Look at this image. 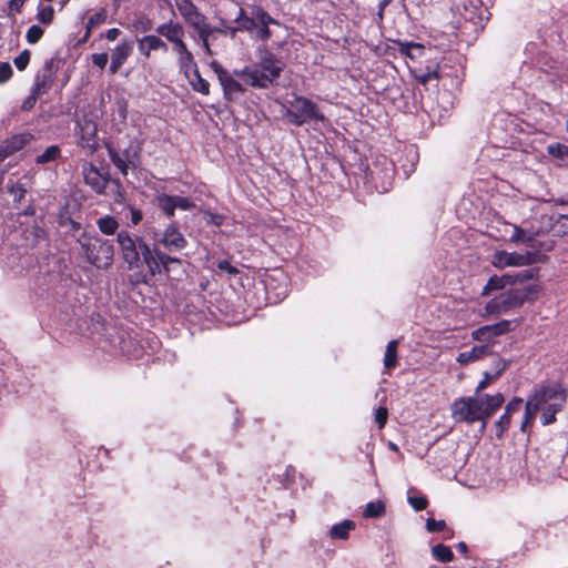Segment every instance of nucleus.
I'll list each match as a JSON object with an SVG mask.
<instances>
[{"mask_svg": "<svg viewBox=\"0 0 568 568\" xmlns=\"http://www.w3.org/2000/svg\"><path fill=\"white\" fill-rule=\"evenodd\" d=\"M567 389L560 384L540 385L535 388L526 400L520 430L528 434L537 415L542 426L555 424L556 415L567 403Z\"/></svg>", "mask_w": 568, "mask_h": 568, "instance_id": "nucleus-1", "label": "nucleus"}, {"mask_svg": "<svg viewBox=\"0 0 568 568\" xmlns=\"http://www.w3.org/2000/svg\"><path fill=\"white\" fill-rule=\"evenodd\" d=\"M504 400L501 393L459 397L452 404V416L457 423L483 422L485 427L486 420L503 405Z\"/></svg>", "mask_w": 568, "mask_h": 568, "instance_id": "nucleus-2", "label": "nucleus"}, {"mask_svg": "<svg viewBox=\"0 0 568 568\" xmlns=\"http://www.w3.org/2000/svg\"><path fill=\"white\" fill-rule=\"evenodd\" d=\"M257 59L256 65L245 67L235 74L253 88L265 89L280 78L285 64L266 49H258Z\"/></svg>", "mask_w": 568, "mask_h": 568, "instance_id": "nucleus-3", "label": "nucleus"}, {"mask_svg": "<svg viewBox=\"0 0 568 568\" xmlns=\"http://www.w3.org/2000/svg\"><path fill=\"white\" fill-rule=\"evenodd\" d=\"M80 246V256L90 265L98 268H108L113 262L114 248L109 240L95 233L83 232L77 239Z\"/></svg>", "mask_w": 568, "mask_h": 568, "instance_id": "nucleus-4", "label": "nucleus"}, {"mask_svg": "<svg viewBox=\"0 0 568 568\" xmlns=\"http://www.w3.org/2000/svg\"><path fill=\"white\" fill-rule=\"evenodd\" d=\"M537 285H528L521 288L506 291L490 300L485 311L489 315H500L523 306L526 301H534L538 294Z\"/></svg>", "mask_w": 568, "mask_h": 568, "instance_id": "nucleus-5", "label": "nucleus"}, {"mask_svg": "<svg viewBox=\"0 0 568 568\" xmlns=\"http://www.w3.org/2000/svg\"><path fill=\"white\" fill-rule=\"evenodd\" d=\"M75 135L78 144L88 153L93 154L99 148L97 122L87 113L77 114Z\"/></svg>", "mask_w": 568, "mask_h": 568, "instance_id": "nucleus-6", "label": "nucleus"}, {"mask_svg": "<svg viewBox=\"0 0 568 568\" xmlns=\"http://www.w3.org/2000/svg\"><path fill=\"white\" fill-rule=\"evenodd\" d=\"M291 109H287L285 116L295 125H302L308 120H324L323 114L320 113L316 104L304 97H296L291 102Z\"/></svg>", "mask_w": 568, "mask_h": 568, "instance_id": "nucleus-7", "label": "nucleus"}, {"mask_svg": "<svg viewBox=\"0 0 568 568\" xmlns=\"http://www.w3.org/2000/svg\"><path fill=\"white\" fill-rule=\"evenodd\" d=\"M118 243L121 248L122 257L128 264L129 268H135L140 266L142 250L140 243H144L139 237L131 236L128 232L121 231L118 233Z\"/></svg>", "mask_w": 568, "mask_h": 568, "instance_id": "nucleus-8", "label": "nucleus"}, {"mask_svg": "<svg viewBox=\"0 0 568 568\" xmlns=\"http://www.w3.org/2000/svg\"><path fill=\"white\" fill-rule=\"evenodd\" d=\"M186 245V239L174 224H170L163 232L154 235V247L163 246L170 252H178Z\"/></svg>", "mask_w": 568, "mask_h": 568, "instance_id": "nucleus-9", "label": "nucleus"}, {"mask_svg": "<svg viewBox=\"0 0 568 568\" xmlns=\"http://www.w3.org/2000/svg\"><path fill=\"white\" fill-rule=\"evenodd\" d=\"M535 254L531 252L517 253L497 251L493 254L491 264L495 267L504 268L508 266H526L535 263Z\"/></svg>", "mask_w": 568, "mask_h": 568, "instance_id": "nucleus-10", "label": "nucleus"}, {"mask_svg": "<svg viewBox=\"0 0 568 568\" xmlns=\"http://www.w3.org/2000/svg\"><path fill=\"white\" fill-rule=\"evenodd\" d=\"M534 277V272L531 270H526L523 272H519L515 275L513 274H505L503 276H491L487 284L484 286L481 294L487 295L491 291L503 290L507 285H513L516 283H523L526 281H529Z\"/></svg>", "mask_w": 568, "mask_h": 568, "instance_id": "nucleus-11", "label": "nucleus"}, {"mask_svg": "<svg viewBox=\"0 0 568 568\" xmlns=\"http://www.w3.org/2000/svg\"><path fill=\"white\" fill-rule=\"evenodd\" d=\"M140 247L142 250L143 261L152 273H154L155 270L159 271L160 266H163V268L168 272L169 264L181 263L178 257L165 254L164 252L160 251L159 247H154V250L151 251L145 243H140Z\"/></svg>", "mask_w": 568, "mask_h": 568, "instance_id": "nucleus-12", "label": "nucleus"}, {"mask_svg": "<svg viewBox=\"0 0 568 568\" xmlns=\"http://www.w3.org/2000/svg\"><path fill=\"white\" fill-rule=\"evenodd\" d=\"M211 68L217 75V79L223 88L225 97H232L244 92L242 84L235 80L217 61L211 63Z\"/></svg>", "mask_w": 568, "mask_h": 568, "instance_id": "nucleus-13", "label": "nucleus"}, {"mask_svg": "<svg viewBox=\"0 0 568 568\" xmlns=\"http://www.w3.org/2000/svg\"><path fill=\"white\" fill-rule=\"evenodd\" d=\"M511 331V322L503 320L493 325H485L471 332V338L478 342H489L496 336Z\"/></svg>", "mask_w": 568, "mask_h": 568, "instance_id": "nucleus-14", "label": "nucleus"}, {"mask_svg": "<svg viewBox=\"0 0 568 568\" xmlns=\"http://www.w3.org/2000/svg\"><path fill=\"white\" fill-rule=\"evenodd\" d=\"M82 174L87 185H89L94 192L102 194L108 185V178H105L100 171L90 162H85L82 165Z\"/></svg>", "mask_w": 568, "mask_h": 568, "instance_id": "nucleus-15", "label": "nucleus"}, {"mask_svg": "<svg viewBox=\"0 0 568 568\" xmlns=\"http://www.w3.org/2000/svg\"><path fill=\"white\" fill-rule=\"evenodd\" d=\"M139 153L140 148L134 151L125 150L123 153H119L113 149L109 150L111 162L123 175H128L130 165H135L139 160Z\"/></svg>", "mask_w": 568, "mask_h": 568, "instance_id": "nucleus-16", "label": "nucleus"}, {"mask_svg": "<svg viewBox=\"0 0 568 568\" xmlns=\"http://www.w3.org/2000/svg\"><path fill=\"white\" fill-rule=\"evenodd\" d=\"M31 140L32 135L30 133H21L7 139L0 145V163L9 155L23 149Z\"/></svg>", "mask_w": 568, "mask_h": 568, "instance_id": "nucleus-17", "label": "nucleus"}, {"mask_svg": "<svg viewBox=\"0 0 568 568\" xmlns=\"http://www.w3.org/2000/svg\"><path fill=\"white\" fill-rule=\"evenodd\" d=\"M173 52L176 54V62L180 71L189 77V72L196 65L193 53L187 49L184 41L172 47Z\"/></svg>", "mask_w": 568, "mask_h": 568, "instance_id": "nucleus-18", "label": "nucleus"}, {"mask_svg": "<svg viewBox=\"0 0 568 568\" xmlns=\"http://www.w3.org/2000/svg\"><path fill=\"white\" fill-rule=\"evenodd\" d=\"M253 16L256 17L258 24L255 28V37L262 41H266L271 38L272 33L268 29L270 24H278L264 9L260 7L253 8Z\"/></svg>", "mask_w": 568, "mask_h": 568, "instance_id": "nucleus-19", "label": "nucleus"}, {"mask_svg": "<svg viewBox=\"0 0 568 568\" xmlns=\"http://www.w3.org/2000/svg\"><path fill=\"white\" fill-rule=\"evenodd\" d=\"M156 33L164 37L172 47L184 41V28L179 22L169 21L156 27Z\"/></svg>", "mask_w": 568, "mask_h": 568, "instance_id": "nucleus-20", "label": "nucleus"}, {"mask_svg": "<svg viewBox=\"0 0 568 568\" xmlns=\"http://www.w3.org/2000/svg\"><path fill=\"white\" fill-rule=\"evenodd\" d=\"M491 353L493 349L488 343L483 345H476L469 351L460 352L456 357V362L459 363L460 365H467L470 363L478 362L489 356Z\"/></svg>", "mask_w": 568, "mask_h": 568, "instance_id": "nucleus-21", "label": "nucleus"}, {"mask_svg": "<svg viewBox=\"0 0 568 568\" xmlns=\"http://www.w3.org/2000/svg\"><path fill=\"white\" fill-rule=\"evenodd\" d=\"M139 51L146 58L150 57L151 51L162 50L169 51L168 44L158 36H145L138 41Z\"/></svg>", "mask_w": 568, "mask_h": 568, "instance_id": "nucleus-22", "label": "nucleus"}, {"mask_svg": "<svg viewBox=\"0 0 568 568\" xmlns=\"http://www.w3.org/2000/svg\"><path fill=\"white\" fill-rule=\"evenodd\" d=\"M132 43L121 42L112 51L110 72L115 74L132 52Z\"/></svg>", "mask_w": 568, "mask_h": 568, "instance_id": "nucleus-23", "label": "nucleus"}, {"mask_svg": "<svg viewBox=\"0 0 568 568\" xmlns=\"http://www.w3.org/2000/svg\"><path fill=\"white\" fill-rule=\"evenodd\" d=\"M176 9L184 19V21L192 26L197 20L204 17L191 0H174Z\"/></svg>", "mask_w": 568, "mask_h": 568, "instance_id": "nucleus-24", "label": "nucleus"}, {"mask_svg": "<svg viewBox=\"0 0 568 568\" xmlns=\"http://www.w3.org/2000/svg\"><path fill=\"white\" fill-rule=\"evenodd\" d=\"M53 83V77L51 69L47 67L42 72H39L36 75L34 83L31 88V91L37 94L38 97H41L45 94L52 87Z\"/></svg>", "mask_w": 568, "mask_h": 568, "instance_id": "nucleus-25", "label": "nucleus"}, {"mask_svg": "<svg viewBox=\"0 0 568 568\" xmlns=\"http://www.w3.org/2000/svg\"><path fill=\"white\" fill-rule=\"evenodd\" d=\"M234 8L236 10L235 22L237 23V27L232 30L250 32L254 31L258 24L256 17H254L253 14L252 17H245L243 9L240 8L237 4H235Z\"/></svg>", "mask_w": 568, "mask_h": 568, "instance_id": "nucleus-26", "label": "nucleus"}, {"mask_svg": "<svg viewBox=\"0 0 568 568\" xmlns=\"http://www.w3.org/2000/svg\"><path fill=\"white\" fill-rule=\"evenodd\" d=\"M189 80L190 85L192 89L196 92H200L201 94L207 95L210 93V84L209 82L203 79L199 72L197 65H195L191 72H189V77H186Z\"/></svg>", "mask_w": 568, "mask_h": 568, "instance_id": "nucleus-27", "label": "nucleus"}, {"mask_svg": "<svg viewBox=\"0 0 568 568\" xmlns=\"http://www.w3.org/2000/svg\"><path fill=\"white\" fill-rule=\"evenodd\" d=\"M355 529V523L346 519L339 524L334 525L331 528L329 535L333 539L346 540L349 536V531Z\"/></svg>", "mask_w": 568, "mask_h": 568, "instance_id": "nucleus-28", "label": "nucleus"}, {"mask_svg": "<svg viewBox=\"0 0 568 568\" xmlns=\"http://www.w3.org/2000/svg\"><path fill=\"white\" fill-rule=\"evenodd\" d=\"M108 17L105 9H100L97 13L92 14L85 24V34H84V41L89 39L92 30L100 26L101 23L105 22Z\"/></svg>", "mask_w": 568, "mask_h": 568, "instance_id": "nucleus-29", "label": "nucleus"}, {"mask_svg": "<svg viewBox=\"0 0 568 568\" xmlns=\"http://www.w3.org/2000/svg\"><path fill=\"white\" fill-rule=\"evenodd\" d=\"M397 344L396 339L388 342L384 356V366L390 369L397 365Z\"/></svg>", "mask_w": 568, "mask_h": 568, "instance_id": "nucleus-30", "label": "nucleus"}, {"mask_svg": "<svg viewBox=\"0 0 568 568\" xmlns=\"http://www.w3.org/2000/svg\"><path fill=\"white\" fill-rule=\"evenodd\" d=\"M158 206L168 215L173 216L176 205L174 201V195L161 194L156 196Z\"/></svg>", "mask_w": 568, "mask_h": 568, "instance_id": "nucleus-31", "label": "nucleus"}, {"mask_svg": "<svg viewBox=\"0 0 568 568\" xmlns=\"http://www.w3.org/2000/svg\"><path fill=\"white\" fill-rule=\"evenodd\" d=\"M414 77L422 84H426L432 79H439L438 64H435L433 68L428 67L426 71L422 69L415 70Z\"/></svg>", "mask_w": 568, "mask_h": 568, "instance_id": "nucleus-32", "label": "nucleus"}, {"mask_svg": "<svg viewBox=\"0 0 568 568\" xmlns=\"http://www.w3.org/2000/svg\"><path fill=\"white\" fill-rule=\"evenodd\" d=\"M385 514V505L381 500L371 501L364 509V517L366 518H378Z\"/></svg>", "mask_w": 568, "mask_h": 568, "instance_id": "nucleus-33", "label": "nucleus"}, {"mask_svg": "<svg viewBox=\"0 0 568 568\" xmlns=\"http://www.w3.org/2000/svg\"><path fill=\"white\" fill-rule=\"evenodd\" d=\"M432 554L438 561L442 562H449L454 558L452 549L443 544L434 546L432 549Z\"/></svg>", "mask_w": 568, "mask_h": 568, "instance_id": "nucleus-34", "label": "nucleus"}, {"mask_svg": "<svg viewBox=\"0 0 568 568\" xmlns=\"http://www.w3.org/2000/svg\"><path fill=\"white\" fill-rule=\"evenodd\" d=\"M547 150L550 155L561 160L564 164L568 165V145L554 143L549 144Z\"/></svg>", "mask_w": 568, "mask_h": 568, "instance_id": "nucleus-35", "label": "nucleus"}, {"mask_svg": "<svg viewBox=\"0 0 568 568\" xmlns=\"http://www.w3.org/2000/svg\"><path fill=\"white\" fill-rule=\"evenodd\" d=\"M99 230L108 235L114 234L118 230V222L114 217L106 215L98 220Z\"/></svg>", "mask_w": 568, "mask_h": 568, "instance_id": "nucleus-36", "label": "nucleus"}, {"mask_svg": "<svg viewBox=\"0 0 568 568\" xmlns=\"http://www.w3.org/2000/svg\"><path fill=\"white\" fill-rule=\"evenodd\" d=\"M60 155V149L57 145H51L45 151L36 158L38 164H44L54 161Z\"/></svg>", "mask_w": 568, "mask_h": 568, "instance_id": "nucleus-37", "label": "nucleus"}, {"mask_svg": "<svg viewBox=\"0 0 568 568\" xmlns=\"http://www.w3.org/2000/svg\"><path fill=\"white\" fill-rule=\"evenodd\" d=\"M191 27H193L197 34H199V38L201 40H204V39H207L209 40V37L211 36V33L214 31L213 28H211L207 23H206V18L205 17H202L201 20H197L196 22H194Z\"/></svg>", "mask_w": 568, "mask_h": 568, "instance_id": "nucleus-38", "label": "nucleus"}, {"mask_svg": "<svg viewBox=\"0 0 568 568\" xmlns=\"http://www.w3.org/2000/svg\"><path fill=\"white\" fill-rule=\"evenodd\" d=\"M511 416L504 413L495 423L496 437L503 438L505 432L509 428Z\"/></svg>", "mask_w": 568, "mask_h": 568, "instance_id": "nucleus-39", "label": "nucleus"}, {"mask_svg": "<svg viewBox=\"0 0 568 568\" xmlns=\"http://www.w3.org/2000/svg\"><path fill=\"white\" fill-rule=\"evenodd\" d=\"M54 17V10L51 6H45L39 9L37 19L43 24H50Z\"/></svg>", "mask_w": 568, "mask_h": 568, "instance_id": "nucleus-40", "label": "nucleus"}, {"mask_svg": "<svg viewBox=\"0 0 568 568\" xmlns=\"http://www.w3.org/2000/svg\"><path fill=\"white\" fill-rule=\"evenodd\" d=\"M42 36L43 29L37 24H33L28 29L26 39L29 43L34 44L42 38Z\"/></svg>", "mask_w": 568, "mask_h": 568, "instance_id": "nucleus-41", "label": "nucleus"}, {"mask_svg": "<svg viewBox=\"0 0 568 568\" xmlns=\"http://www.w3.org/2000/svg\"><path fill=\"white\" fill-rule=\"evenodd\" d=\"M29 62H30V52H29V50H23L13 60L14 65L20 71L24 70L28 67Z\"/></svg>", "mask_w": 568, "mask_h": 568, "instance_id": "nucleus-42", "label": "nucleus"}, {"mask_svg": "<svg viewBox=\"0 0 568 568\" xmlns=\"http://www.w3.org/2000/svg\"><path fill=\"white\" fill-rule=\"evenodd\" d=\"M497 379L493 373L484 372L483 379L478 383L475 395L481 396L480 393L493 382Z\"/></svg>", "mask_w": 568, "mask_h": 568, "instance_id": "nucleus-43", "label": "nucleus"}, {"mask_svg": "<svg viewBox=\"0 0 568 568\" xmlns=\"http://www.w3.org/2000/svg\"><path fill=\"white\" fill-rule=\"evenodd\" d=\"M408 503L416 511L425 509L428 504L427 498L425 496H409Z\"/></svg>", "mask_w": 568, "mask_h": 568, "instance_id": "nucleus-44", "label": "nucleus"}, {"mask_svg": "<svg viewBox=\"0 0 568 568\" xmlns=\"http://www.w3.org/2000/svg\"><path fill=\"white\" fill-rule=\"evenodd\" d=\"M422 50H423V47L417 43H404L400 45V53L406 54L409 58L415 57L414 51L422 52Z\"/></svg>", "mask_w": 568, "mask_h": 568, "instance_id": "nucleus-45", "label": "nucleus"}, {"mask_svg": "<svg viewBox=\"0 0 568 568\" xmlns=\"http://www.w3.org/2000/svg\"><path fill=\"white\" fill-rule=\"evenodd\" d=\"M387 417H388V410L386 407H378L375 410V420H376L379 429H382L385 426V424L387 422Z\"/></svg>", "mask_w": 568, "mask_h": 568, "instance_id": "nucleus-46", "label": "nucleus"}, {"mask_svg": "<svg viewBox=\"0 0 568 568\" xmlns=\"http://www.w3.org/2000/svg\"><path fill=\"white\" fill-rule=\"evenodd\" d=\"M176 209L187 211L194 207V203L187 197L174 195Z\"/></svg>", "mask_w": 568, "mask_h": 568, "instance_id": "nucleus-47", "label": "nucleus"}, {"mask_svg": "<svg viewBox=\"0 0 568 568\" xmlns=\"http://www.w3.org/2000/svg\"><path fill=\"white\" fill-rule=\"evenodd\" d=\"M446 527L444 520H435L434 518H428L426 521V529L430 532L442 531Z\"/></svg>", "mask_w": 568, "mask_h": 568, "instance_id": "nucleus-48", "label": "nucleus"}, {"mask_svg": "<svg viewBox=\"0 0 568 568\" xmlns=\"http://www.w3.org/2000/svg\"><path fill=\"white\" fill-rule=\"evenodd\" d=\"M521 404H523V399L520 397H514L506 405L505 413L511 416L514 413H516L520 409Z\"/></svg>", "mask_w": 568, "mask_h": 568, "instance_id": "nucleus-49", "label": "nucleus"}, {"mask_svg": "<svg viewBox=\"0 0 568 568\" xmlns=\"http://www.w3.org/2000/svg\"><path fill=\"white\" fill-rule=\"evenodd\" d=\"M40 97H38L37 94H34L32 91L30 92V94L23 100L22 104H21V110L22 111H30L34 108L36 105V102L37 100L39 99Z\"/></svg>", "mask_w": 568, "mask_h": 568, "instance_id": "nucleus-50", "label": "nucleus"}, {"mask_svg": "<svg viewBox=\"0 0 568 568\" xmlns=\"http://www.w3.org/2000/svg\"><path fill=\"white\" fill-rule=\"evenodd\" d=\"M12 77V68L8 62L0 63V82H7Z\"/></svg>", "mask_w": 568, "mask_h": 568, "instance_id": "nucleus-51", "label": "nucleus"}, {"mask_svg": "<svg viewBox=\"0 0 568 568\" xmlns=\"http://www.w3.org/2000/svg\"><path fill=\"white\" fill-rule=\"evenodd\" d=\"M108 59H109V57H108V54H106V53H104V52H103V53H93V54L91 55V60H92V62H93L97 67H99L100 69H104V68H105V65H106V63H108Z\"/></svg>", "mask_w": 568, "mask_h": 568, "instance_id": "nucleus-52", "label": "nucleus"}, {"mask_svg": "<svg viewBox=\"0 0 568 568\" xmlns=\"http://www.w3.org/2000/svg\"><path fill=\"white\" fill-rule=\"evenodd\" d=\"M508 363L503 358H497L494 361V375L495 377H499L507 368Z\"/></svg>", "mask_w": 568, "mask_h": 568, "instance_id": "nucleus-53", "label": "nucleus"}, {"mask_svg": "<svg viewBox=\"0 0 568 568\" xmlns=\"http://www.w3.org/2000/svg\"><path fill=\"white\" fill-rule=\"evenodd\" d=\"M217 267L221 271H225L229 274H236L239 271L236 267L232 266L227 260H221L217 262Z\"/></svg>", "mask_w": 568, "mask_h": 568, "instance_id": "nucleus-54", "label": "nucleus"}, {"mask_svg": "<svg viewBox=\"0 0 568 568\" xmlns=\"http://www.w3.org/2000/svg\"><path fill=\"white\" fill-rule=\"evenodd\" d=\"M525 231L518 226H514V232L510 236L511 242H525L524 239Z\"/></svg>", "mask_w": 568, "mask_h": 568, "instance_id": "nucleus-55", "label": "nucleus"}, {"mask_svg": "<svg viewBox=\"0 0 568 568\" xmlns=\"http://www.w3.org/2000/svg\"><path fill=\"white\" fill-rule=\"evenodd\" d=\"M207 217V222L214 224L215 226H221L224 221V216L220 214L209 213Z\"/></svg>", "mask_w": 568, "mask_h": 568, "instance_id": "nucleus-56", "label": "nucleus"}, {"mask_svg": "<svg viewBox=\"0 0 568 568\" xmlns=\"http://www.w3.org/2000/svg\"><path fill=\"white\" fill-rule=\"evenodd\" d=\"M131 212V222L133 225H138L142 221V213L140 210H136L134 207L130 209Z\"/></svg>", "mask_w": 568, "mask_h": 568, "instance_id": "nucleus-57", "label": "nucleus"}, {"mask_svg": "<svg viewBox=\"0 0 568 568\" xmlns=\"http://www.w3.org/2000/svg\"><path fill=\"white\" fill-rule=\"evenodd\" d=\"M26 190L20 185H13L10 187V193L14 196V199H22L24 195Z\"/></svg>", "mask_w": 568, "mask_h": 568, "instance_id": "nucleus-58", "label": "nucleus"}, {"mask_svg": "<svg viewBox=\"0 0 568 568\" xmlns=\"http://www.w3.org/2000/svg\"><path fill=\"white\" fill-rule=\"evenodd\" d=\"M26 0H10L9 8L17 12H20Z\"/></svg>", "mask_w": 568, "mask_h": 568, "instance_id": "nucleus-59", "label": "nucleus"}, {"mask_svg": "<svg viewBox=\"0 0 568 568\" xmlns=\"http://www.w3.org/2000/svg\"><path fill=\"white\" fill-rule=\"evenodd\" d=\"M120 34V30L118 28L109 29L105 33V38L110 41H114Z\"/></svg>", "mask_w": 568, "mask_h": 568, "instance_id": "nucleus-60", "label": "nucleus"}, {"mask_svg": "<svg viewBox=\"0 0 568 568\" xmlns=\"http://www.w3.org/2000/svg\"><path fill=\"white\" fill-rule=\"evenodd\" d=\"M201 41H202V48H203V50L205 51V53H207V54H212V51H211V48H210L209 40H207V39H204V40H201Z\"/></svg>", "mask_w": 568, "mask_h": 568, "instance_id": "nucleus-61", "label": "nucleus"}, {"mask_svg": "<svg viewBox=\"0 0 568 568\" xmlns=\"http://www.w3.org/2000/svg\"><path fill=\"white\" fill-rule=\"evenodd\" d=\"M71 229H72V231H79L80 224L74 221H71Z\"/></svg>", "mask_w": 568, "mask_h": 568, "instance_id": "nucleus-62", "label": "nucleus"}, {"mask_svg": "<svg viewBox=\"0 0 568 568\" xmlns=\"http://www.w3.org/2000/svg\"><path fill=\"white\" fill-rule=\"evenodd\" d=\"M458 549L462 551V552H466L467 551V546L465 542H459L458 544Z\"/></svg>", "mask_w": 568, "mask_h": 568, "instance_id": "nucleus-63", "label": "nucleus"}, {"mask_svg": "<svg viewBox=\"0 0 568 568\" xmlns=\"http://www.w3.org/2000/svg\"><path fill=\"white\" fill-rule=\"evenodd\" d=\"M567 220H568V217H567Z\"/></svg>", "mask_w": 568, "mask_h": 568, "instance_id": "nucleus-64", "label": "nucleus"}]
</instances>
